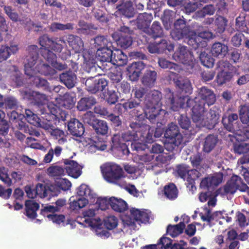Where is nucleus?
Masks as SVG:
<instances>
[{"instance_id":"obj_1","label":"nucleus","mask_w":249,"mask_h":249,"mask_svg":"<svg viewBox=\"0 0 249 249\" xmlns=\"http://www.w3.org/2000/svg\"><path fill=\"white\" fill-rule=\"evenodd\" d=\"M85 122L92 126L95 132V136L92 138L93 145L97 149L104 150L107 148V141L108 137V126L106 121L99 120L94 116L85 115L84 117Z\"/></svg>"},{"instance_id":"obj_2","label":"nucleus","mask_w":249,"mask_h":249,"mask_svg":"<svg viewBox=\"0 0 249 249\" xmlns=\"http://www.w3.org/2000/svg\"><path fill=\"white\" fill-rule=\"evenodd\" d=\"M103 174L104 178L107 182L125 189L130 193H132V190L128 189V186L133 190L136 189L134 185H130L127 183L125 173L119 165L110 163L106 165L103 170Z\"/></svg>"},{"instance_id":"obj_3","label":"nucleus","mask_w":249,"mask_h":249,"mask_svg":"<svg viewBox=\"0 0 249 249\" xmlns=\"http://www.w3.org/2000/svg\"><path fill=\"white\" fill-rule=\"evenodd\" d=\"M192 102L188 105V107L193 106L192 112L195 113L194 118H198L201 116V113L204 112L205 107L213 105L215 101V96L213 91L205 87L200 89L197 97L191 99Z\"/></svg>"},{"instance_id":"obj_4","label":"nucleus","mask_w":249,"mask_h":249,"mask_svg":"<svg viewBox=\"0 0 249 249\" xmlns=\"http://www.w3.org/2000/svg\"><path fill=\"white\" fill-rule=\"evenodd\" d=\"M165 148L168 151L177 149L182 142V136L179 132L178 126L171 123L168 125L165 133Z\"/></svg>"},{"instance_id":"obj_5","label":"nucleus","mask_w":249,"mask_h":249,"mask_svg":"<svg viewBox=\"0 0 249 249\" xmlns=\"http://www.w3.org/2000/svg\"><path fill=\"white\" fill-rule=\"evenodd\" d=\"M221 110L216 106L212 107L208 111L207 107H205L204 112L201 113V116L198 118H194L195 113L192 112V119L194 123H203L208 128H213L218 123Z\"/></svg>"},{"instance_id":"obj_6","label":"nucleus","mask_w":249,"mask_h":249,"mask_svg":"<svg viewBox=\"0 0 249 249\" xmlns=\"http://www.w3.org/2000/svg\"><path fill=\"white\" fill-rule=\"evenodd\" d=\"M165 105L167 108H169L173 111H177L180 108L188 107L189 105L192 101L190 100V98L187 95L180 96L176 98L174 92L169 89L165 90V94L164 97Z\"/></svg>"},{"instance_id":"obj_7","label":"nucleus","mask_w":249,"mask_h":249,"mask_svg":"<svg viewBox=\"0 0 249 249\" xmlns=\"http://www.w3.org/2000/svg\"><path fill=\"white\" fill-rule=\"evenodd\" d=\"M238 115L235 113H224L222 118V124L224 128L229 132L233 133V135L229 134V137L232 142L234 141H239L238 137L241 135L238 133L239 131V124L238 123Z\"/></svg>"},{"instance_id":"obj_8","label":"nucleus","mask_w":249,"mask_h":249,"mask_svg":"<svg viewBox=\"0 0 249 249\" xmlns=\"http://www.w3.org/2000/svg\"><path fill=\"white\" fill-rule=\"evenodd\" d=\"M37 45H31L28 47V53L24 60L25 73L29 77L33 76L36 66L40 62Z\"/></svg>"},{"instance_id":"obj_9","label":"nucleus","mask_w":249,"mask_h":249,"mask_svg":"<svg viewBox=\"0 0 249 249\" xmlns=\"http://www.w3.org/2000/svg\"><path fill=\"white\" fill-rule=\"evenodd\" d=\"M216 68L219 70L216 77L218 85H222L231 81L234 75V67L229 62L220 60L216 64Z\"/></svg>"},{"instance_id":"obj_10","label":"nucleus","mask_w":249,"mask_h":249,"mask_svg":"<svg viewBox=\"0 0 249 249\" xmlns=\"http://www.w3.org/2000/svg\"><path fill=\"white\" fill-rule=\"evenodd\" d=\"M81 82L85 84L86 89L92 94L103 91L108 84L106 79L104 78L95 79L93 77H89L86 79L83 78L81 80Z\"/></svg>"},{"instance_id":"obj_11","label":"nucleus","mask_w":249,"mask_h":249,"mask_svg":"<svg viewBox=\"0 0 249 249\" xmlns=\"http://www.w3.org/2000/svg\"><path fill=\"white\" fill-rule=\"evenodd\" d=\"M172 57L175 61L191 67L193 66L195 60L193 52L187 47L180 45Z\"/></svg>"},{"instance_id":"obj_12","label":"nucleus","mask_w":249,"mask_h":249,"mask_svg":"<svg viewBox=\"0 0 249 249\" xmlns=\"http://www.w3.org/2000/svg\"><path fill=\"white\" fill-rule=\"evenodd\" d=\"M66 41L76 53H79L78 56L81 55L83 57L84 62H87L89 59V53L84 48L83 41L80 37L73 35H69Z\"/></svg>"},{"instance_id":"obj_13","label":"nucleus","mask_w":249,"mask_h":249,"mask_svg":"<svg viewBox=\"0 0 249 249\" xmlns=\"http://www.w3.org/2000/svg\"><path fill=\"white\" fill-rule=\"evenodd\" d=\"M174 49V44L170 41L164 38L159 41L150 42L147 47V49L150 53H166V51L171 52Z\"/></svg>"},{"instance_id":"obj_14","label":"nucleus","mask_w":249,"mask_h":249,"mask_svg":"<svg viewBox=\"0 0 249 249\" xmlns=\"http://www.w3.org/2000/svg\"><path fill=\"white\" fill-rule=\"evenodd\" d=\"M129 126L134 129H139L140 139L146 142L151 143L153 141V134L154 130H151L150 126L145 124L139 121L131 122Z\"/></svg>"},{"instance_id":"obj_15","label":"nucleus","mask_w":249,"mask_h":249,"mask_svg":"<svg viewBox=\"0 0 249 249\" xmlns=\"http://www.w3.org/2000/svg\"><path fill=\"white\" fill-rule=\"evenodd\" d=\"M162 98V93L158 90H149L148 93L144 100V104L147 109L156 110L159 107L162 103L161 100Z\"/></svg>"},{"instance_id":"obj_16","label":"nucleus","mask_w":249,"mask_h":249,"mask_svg":"<svg viewBox=\"0 0 249 249\" xmlns=\"http://www.w3.org/2000/svg\"><path fill=\"white\" fill-rule=\"evenodd\" d=\"M145 64L142 61L134 62L127 68V74L132 81H137L142 71L145 68Z\"/></svg>"},{"instance_id":"obj_17","label":"nucleus","mask_w":249,"mask_h":249,"mask_svg":"<svg viewBox=\"0 0 249 249\" xmlns=\"http://www.w3.org/2000/svg\"><path fill=\"white\" fill-rule=\"evenodd\" d=\"M68 129L70 134L76 137H81L85 132L84 124L76 118L68 121Z\"/></svg>"},{"instance_id":"obj_18","label":"nucleus","mask_w":249,"mask_h":249,"mask_svg":"<svg viewBox=\"0 0 249 249\" xmlns=\"http://www.w3.org/2000/svg\"><path fill=\"white\" fill-rule=\"evenodd\" d=\"M116 13L120 17L131 18L135 14L132 2L130 1H123L116 6Z\"/></svg>"},{"instance_id":"obj_19","label":"nucleus","mask_w":249,"mask_h":249,"mask_svg":"<svg viewBox=\"0 0 249 249\" xmlns=\"http://www.w3.org/2000/svg\"><path fill=\"white\" fill-rule=\"evenodd\" d=\"M66 173L74 178H78L81 174V166L75 161L70 159L64 160Z\"/></svg>"},{"instance_id":"obj_20","label":"nucleus","mask_w":249,"mask_h":249,"mask_svg":"<svg viewBox=\"0 0 249 249\" xmlns=\"http://www.w3.org/2000/svg\"><path fill=\"white\" fill-rule=\"evenodd\" d=\"M55 189L57 190L55 185L48 186L38 183L36 185L35 194L41 198L57 196V193L54 191Z\"/></svg>"},{"instance_id":"obj_21","label":"nucleus","mask_w":249,"mask_h":249,"mask_svg":"<svg viewBox=\"0 0 249 249\" xmlns=\"http://www.w3.org/2000/svg\"><path fill=\"white\" fill-rule=\"evenodd\" d=\"M238 176L233 175L226 184L218 190L219 194L222 196H226L228 194H234L237 190L236 182L239 181Z\"/></svg>"},{"instance_id":"obj_22","label":"nucleus","mask_w":249,"mask_h":249,"mask_svg":"<svg viewBox=\"0 0 249 249\" xmlns=\"http://www.w3.org/2000/svg\"><path fill=\"white\" fill-rule=\"evenodd\" d=\"M130 218L131 223L135 222L146 223L150 219V213L146 211H141L137 209L132 208L130 210Z\"/></svg>"},{"instance_id":"obj_23","label":"nucleus","mask_w":249,"mask_h":249,"mask_svg":"<svg viewBox=\"0 0 249 249\" xmlns=\"http://www.w3.org/2000/svg\"><path fill=\"white\" fill-rule=\"evenodd\" d=\"M111 148L116 149L118 151H122V154L124 155H128L129 151L127 145L125 143L122 136L119 134L113 135L112 139Z\"/></svg>"},{"instance_id":"obj_24","label":"nucleus","mask_w":249,"mask_h":249,"mask_svg":"<svg viewBox=\"0 0 249 249\" xmlns=\"http://www.w3.org/2000/svg\"><path fill=\"white\" fill-rule=\"evenodd\" d=\"M158 74L154 70H147L141 78L142 84L145 87L152 88L156 82Z\"/></svg>"},{"instance_id":"obj_25","label":"nucleus","mask_w":249,"mask_h":249,"mask_svg":"<svg viewBox=\"0 0 249 249\" xmlns=\"http://www.w3.org/2000/svg\"><path fill=\"white\" fill-rule=\"evenodd\" d=\"M114 47L112 45V47H107L102 48V49H97L96 54L98 59L103 63H108L110 64L111 58L113 53Z\"/></svg>"},{"instance_id":"obj_26","label":"nucleus","mask_w":249,"mask_h":249,"mask_svg":"<svg viewBox=\"0 0 249 249\" xmlns=\"http://www.w3.org/2000/svg\"><path fill=\"white\" fill-rule=\"evenodd\" d=\"M187 44L195 50H198L197 53L202 51V49L207 46L206 41H202V39L196 34L188 36L186 38Z\"/></svg>"},{"instance_id":"obj_27","label":"nucleus","mask_w":249,"mask_h":249,"mask_svg":"<svg viewBox=\"0 0 249 249\" xmlns=\"http://www.w3.org/2000/svg\"><path fill=\"white\" fill-rule=\"evenodd\" d=\"M152 19L151 14L141 13L137 17L136 24L138 29H146L149 28Z\"/></svg>"},{"instance_id":"obj_28","label":"nucleus","mask_w":249,"mask_h":249,"mask_svg":"<svg viewBox=\"0 0 249 249\" xmlns=\"http://www.w3.org/2000/svg\"><path fill=\"white\" fill-rule=\"evenodd\" d=\"M37 73H40L45 76H52L56 73V71L49 65L40 60L36 66L35 70L34 71V75Z\"/></svg>"},{"instance_id":"obj_29","label":"nucleus","mask_w":249,"mask_h":249,"mask_svg":"<svg viewBox=\"0 0 249 249\" xmlns=\"http://www.w3.org/2000/svg\"><path fill=\"white\" fill-rule=\"evenodd\" d=\"M59 78L61 82L69 89L74 87L76 83V75L71 71L61 73Z\"/></svg>"},{"instance_id":"obj_30","label":"nucleus","mask_w":249,"mask_h":249,"mask_svg":"<svg viewBox=\"0 0 249 249\" xmlns=\"http://www.w3.org/2000/svg\"><path fill=\"white\" fill-rule=\"evenodd\" d=\"M25 214L29 218L34 219L37 216L36 211L39 208V205L32 200L25 201Z\"/></svg>"},{"instance_id":"obj_31","label":"nucleus","mask_w":249,"mask_h":249,"mask_svg":"<svg viewBox=\"0 0 249 249\" xmlns=\"http://www.w3.org/2000/svg\"><path fill=\"white\" fill-rule=\"evenodd\" d=\"M96 103V99L93 96L83 97L78 101L77 108L79 111H86L91 108Z\"/></svg>"},{"instance_id":"obj_32","label":"nucleus","mask_w":249,"mask_h":249,"mask_svg":"<svg viewBox=\"0 0 249 249\" xmlns=\"http://www.w3.org/2000/svg\"><path fill=\"white\" fill-rule=\"evenodd\" d=\"M111 209L116 212L123 213L128 209L126 202L121 198L115 197H110Z\"/></svg>"},{"instance_id":"obj_33","label":"nucleus","mask_w":249,"mask_h":249,"mask_svg":"<svg viewBox=\"0 0 249 249\" xmlns=\"http://www.w3.org/2000/svg\"><path fill=\"white\" fill-rule=\"evenodd\" d=\"M127 62V57L124 53L119 50H116L113 53L110 63L118 67L123 66Z\"/></svg>"},{"instance_id":"obj_34","label":"nucleus","mask_w":249,"mask_h":249,"mask_svg":"<svg viewBox=\"0 0 249 249\" xmlns=\"http://www.w3.org/2000/svg\"><path fill=\"white\" fill-rule=\"evenodd\" d=\"M185 228V225L183 222H180L174 225L169 224L166 228V234L169 235L172 237H177L183 233Z\"/></svg>"},{"instance_id":"obj_35","label":"nucleus","mask_w":249,"mask_h":249,"mask_svg":"<svg viewBox=\"0 0 249 249\" xmlns=\"http://www.w3.org/2000/svg\"><path fill=\"white\" fill-rule=\"evenodd\" d=\"M221 182V178L215 177H208L202 179L200 186L203 189H209L218 186Z\"/></svg>"},{"instance_id":"obj_36","label":"nucleus","mask_w":249,"mask_h":249,"mask_svg":"<svg viewBox=\"0 0 249 249\" xmlns=\"http://www.w3.org/2000/svg\"><path fill=\"white\" fill-rule=\"evenodd\" d=\"M18 45H14L10 46H2L0 48V62L8 59L12 53L14 54L18 51Z\"/></svg>"},{"instance_id":"obj_37","label":"nucleus","mask_w":249,"mask_h":249,"mask_svg":"<svg viewBox=\"0 0 249 249\" xmlns=\"http://www.w3.org/2000/svg\"><path fill=\"white\" fill-rule=\"evenodd\" d=\"M228 48L227 45L220 42H215L211 48V53L214 57L224 56L228 52Z\"/></svg>"},{"instance_id":"obj_38","label":"nucleus","mask_w":249,"mask_h":249,"mask_svg":"<svg viewBox=\"0 0 249 249\" xmlns=\"http://www.w3.org/2000/svg\"><path fill=\"white\" fill-rule=\"evenodd\" d=\"M178 188L173 183H170L164 187V194L169 200L176 199L178 196Z\"/></svg>"},{"instance_id":"obj_39","label":"nucleus","mask_w":249,"mask_h":249,"mask_svg":"<svg viewBox=\"0 0 249 249\" xmlns=\"http://www.w3.org/2000/svg\"><path fill=\"white\" fill-rule=\"evenodd\" d=\"M217 138L213 134L208 135L205 139L203 150L205 152H210L215 146L217 142Z\"/></svg>"},{"instance_id":"obj_40","label":"nucleus","mask_w":249,"mask_h":249,"mask_svg":"<svg viewBox=\"0 0 249 249\" xmlns=\"http://www.w3.org/2000/svg\"><path fill=\"white\" fill-rule=\"evenodd\" d=\"M235 28L238 32L249 33V28L247 27L246 16L244 14H240L236 18Z\"/></svg>"},{"instance_id":"obj_41","label":"nucleus","mask_w":249,"mask_h":249,"mask_svg":"<svg viewBox=\"0 0 249 249\" xmlns=\"http://www.w3.org/2000/svg\"><path fill=\"white\" fill-rule=\"evenodd\" d=\"M125 107L127 109V111L132 109H133L134 111H136V112H134L135 115L138 117L142 115V111H143L141 103L136 101L135 99L129 100L125 102Z\"/></svg>"},{"instance_id":"obj_42","label":"nucleus","mask_w":249,"mask_h":249,"mask_svg":"<svg viewBox=\"0 0 249 249\" xmlns=\"http://www.w3.org/2000/svg\"><path fill=\"white\" fill-rule=\"evenodd\" d=\"M176 86L179 88L180 92L186 94L187 96L192 92L193 88L190 82L188 79H179L176 82Z\"/></svg>"},{"instance_id":"obj_43","label":"nucleus","mask_w":249,"mask_h":249,"mask_svg":"<svg viewBox=\"0 0 249 249\" xmlns=\"http://www.w3.org/2000/svg\"><path fill=\"white\" fill-rule=\"evenodd\" d=\"M131 130H128L122 134V138L124 142H131V143L135 140L140 139L139 129H134L130 126Z\"/></svg>"},{"instance_id":"obj_44","label":"nucleus","mask_w":249,"mask_h":249,"mask_svg":"<svg viewBox=\"0 0 249 249\" xmlns=\"http://www.w3.org/2000/svg\"><path fill=\"white\" fill-rule=\"evenodd\" d=\"M149 35L154 39L159 37H161L163 36V29L161 26L160 23L158 21H155L149 31Z\"/></svg>"},{"instance_id":"obj_45","label":"nucleus","mask_w":249,"mask_h":249,"mask_svg":"<svg viewBox=\"0 0 249 249\" xmlns=\"http://www.w3.org/2000/svg\"><path fill=\"white\" fill-rule=\"evenodd\" d=\"M33 78L32 80V85L35 87L41 89L46 91H49L50 90L49 83L46 79H45L39 76H33L29 77V78Z\"/></svg>"},{"instance_id":"obj_46","label":"nucleus","mask_w":249,"mask_h":249,"mask_svg":"<svg viewBox=\"0 0 249 249\" xmlns=\"http://www.w3.org/2000/svg\"><path fill=\"white\" fill-rule=\"evenodd\" d=\"M190 32L189 28L183 29L174 28L171 32L172 37L175 40H178L188 36Z\"/></svg>"},{"instance_id":"obj_47","label":"nucleus","mask_w":249,"mask_h":249,"mask_svg":"<svg viewBox=\"0 0 249 249\" xmlns=\"http://www.w3.org/2000/svg\"><path fill=\"white\" fill-rule=\"evenodd\" d=\"M78 195L83 197L92 199L94 198L95 194L92 192L89 186L82 184L78 188L77 192Z\"/></svg>"},{"instance_id":"obj_48","label":"nucleus","mask_w":249,"mask_h":249,"mask_svg":"<svg viewBox=\"0 0 249 249\" xmlns=\"http://www.w3.org/2000/svg\"><path fill=\"white\" fill-rule=\"evenodd\" d=\"M48 111H50V117H52L53 119H57L59 121L64 122L70 118V115L64 110H60L59 112L58 113L56 109L53 107L51 109L48 108Z\"/></svg>"},{"instance_id":"obj_49","label":"nucleus","mask_w":249,"mask_h":249,"mask_svg":"<svg viewBox=\"0 0 249 249\" xmlns=\"http://www.w3.org/2000/svg\"><path fill=\"white\" fill-rule=\"evenodd\" d=\"M51 32H57L58 31H64L65 30H72L73 24L68 23L66 24L58 22H53L48 27Z\"/></svg>"},{"instance_id":"obj_50","label":"nucleus","mask_w":249,"mask_h":249,"mask_svg":"<svg viewBox=\"0 0 249 249\" xmlns=\"http://www.w3.org/2000/svg\"><path fill=\"white\" fill-rule=\"evenodd\" d=\"M40 111L42 114L45 115V116L42 117V118H46V122L40 121L37 126H40V127L46 130H48V131L50 132L52 129L54 127V125L52 124L51 122L52 117H50V111L45 113L44 110L42 109H41Z\"/></svg>"},{"instance_id":"obj_51","label":"nucleus","mask_w":249,"mask_h":249,"mask_svg":"<svg viewBox=\"0 0 249 249\" xmlns=\"http://www.w3.org/2000/svg\"><path fill=\"white\" fill-rule=\"evenodd\" d=\"M239 116L243 124L249 122V106L246 104L240 105L238 108Z\"/></svg>"},{"instance_id":"obj_52","label":"nucleus","mask_w":249,"mask_h":249,"mask_svg":"<svg viewBox=\"0 0 249 249\" xmlns=\"http://www.w3.org/2000/svg\"><path fill=\"white\" fill-rule=\"evenodd\" d=\"M95 47L97 49H102L107 46L112 47V42L109 40L107 36H98L94 38Z\"/></svg>"},{"instance_id":"obj_53","label":"nucleus","mask_w":249,"mask_h":249,"mask_svg":"<svg viewBox=\"0 0 249 249\" xmlns=\"http://www.w3.org/2000/svg\"><path fill=\"white\" fill-rule=\"evenodd\" d=\"M215 12V7L214 5L210 4L206 5L201 10L197 11L196 14L200 18H204L206 16L213 15Z\"/></svg>"},{"instance_id":"obj_54","label":"nucleus","mask_w":249,"mask_h":249,"mask_svg":"<svg viewBox=\"0 0 249 249\" xmlns=\"http://www.w3.org/2000/svg\"><path fill=\"white\" fill-rule=\"evenodd\" d=\"M48 174L51 177H60L66 174L65 166L62 167L58 165H53L47 169Z\"/></svg>"},{"instance_id":"obj_55","label":"nucleus","mask_w":249,"mask_h":249,"mask_svg":"<svg viewBox=\"0 0 249 249\" xmlns=\"http://www.w3.org/2000/svg\"><path fill=\"white\" fill-rule=\"evenodd\" d=\"M200 53L199 59L202 65L208 68H212L214 65V59L205 52L201 50Z\"/></svg>"},{"instance_id":"obj_56","label":"nucleus","mask_w":249,"mask_h":249,"mask_svg":"<svg viewBox=\"0 0 249 249\" xmlns=\"http://www.w3.org/2000/svg\"><path fill=\"white\" fill-rule=\"evenodd\" d=\"M89 203L88 198L81 197L74 200L70 203V208L72 211H77L85 207Z\"/></svg>"},{"instance_id":"obj_57","label":"nucleus","mask_w":249,"mask_h":249,"mask_svg":"<svg viewBox=\"0 0 249 249\" xmlns=\"http://www.w3.org/2000/svg\"><path fill=\"white\" fill-rule=\"evenodd\" d=\"M117 44L124 49H127L132 43V38L128 35H119Z\"/></svg>"},{"instance_id":"obj_58","label":"nucleus","mask_w":249,"mask_h":249,"mask_svg":"<svg viewBox=\"0 0 249 249\" xmlns=\"http://www.w3.org/2000/svg\"><path fill=\"white\" fill-rule=\"evenodd\" d=\"M233 147L234 153L238 155L247 153L249 151V143L245 142H235Z\"/></svg>"},{"instance_id":"obj_59","label":"nucleus","mask_w":249,"mask_h":249,"mask_svg":"<svg viewBox=\"0 0 249 249\" xmlns=\"http://www.w3.org/2000/svg\"><path fill=\"white\" fill-rule=\"evenodd\" d=\"M202 4L198 1L194 0L185 2L183 6V11L184 13L190 14L195 12L197 9L202 6Z\"/></svg>"},{"instance_id":"obj_60","label":"nucleus","mask_w":249,"mask_h":249,"mask_svg":"<svg viewBox=\"0 0 249 249\" xmlns=\"http://www.w3.org/2000/svg\"><path fill=\"white\" fill-rule=\"evenodd\" d=\"M149 90V89L143 87H136L133 89L134 97L141 103L142 101L144 102Z\"/></svg>"},{"instance_id":"obj_61","label":"nucleus","mask_w":249,"mask_h":249,"mask_svg":"<svg viewBox=\"0 0 249 249\" xmlns=\"http://www.w3.org/2000/svg\"><path fill=\"white\" fill-rule=\"evenodd\" d=\"M158 63L159 66L162 69H168L170 70H173L178 71V65L175 63L170 62L164 58H159Z\"/></svg>"},{"instance_id":"obj_62","label":"nucleus","mask_w":249,"mask_h":249,"mask_svg":"<svg viewBox=\"0 0 249 249\" xmlns=\"http://www.w3.org/2000/svg\"><path fill=\"white\" fill-rule=\"evenodd\" d=\"M61 106L67 109H71L74 106V99L69 93H65L61 97Z\"/></svg>"},{"instance_id":"obj_63","label":"nucleus","mask_w":249,"mask_h":249,"mask_svg":"<svg viewBox=\"0 0 249 249\" xmlns=\"http://www.w3.org/2000/svg\"><path fill=\"white\" fill-rule=\"evenodd\" d=\"M38 42L42 48L50 49L53 43V39L49 37L47 34H44L38 38Z\"/></svg>"},{"instance_id":"obj_64","label":"nucleus","mask_w":249,"mask_h":249,"mask_svg":"<svg viewBox=\"0 0 249 249\" xmlns=\"http://www.w3.org/2000/svg\"><path fill=\"white\" fill-rule=\"evenodd\" d=\"M215 23L217 26V32L221 34L225 31L227 26L228 20L223 16H219L215 19Z\"/></svg>"}]
</instances>
